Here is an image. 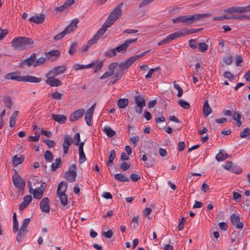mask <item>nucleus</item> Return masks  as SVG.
<instances>
[{
    "mask_svg": "<svg viewBox=\"0 0 250 250\" xmlns=\"http://www.w3.org/2000/svg\"><path fill=\"white\" fill-rule=\"evenodd\" d=\"M11 44L16 49L24 50L33 47L34 42L31 38L19 37L15 38L11 42Z\"/></svg>",
    "mask_w": 250,
    "mask_h": 250,
    "instance_id": "1",
    "label": "nucleus"
},
{
    "mask_svg": "<svg viewBox=\"0 0 250 250\" xmlns=\"http://www.w3.org/2000/svg\"><path fill=\"white\" fill-rule=\"evenodd\" d=\"M211 16V14L210 13L195 14L190 16H183L178 17L174 19L172 21L174 23L182 22L186 24H189L194 21L209 17Z\"/></svg>",
    "mask_w": 250,
    "mask_h": 250,
    "instance_id": "2",
    "label": "nucleus"
},
{
    "mask_svg": "<svg viewBox=\"0 0 250 250\" xmlns=\"http://www.w3.org/2000/svg\"><path fill=\"white\" fill-rule=\"evenodd\" d=\"M123 3L119 4L110 14L107 19L105 21V26L110 27L114 22L119 18L122 14V10L121 7Z\"/></svg>",
    "mask_w": 250,
    "mask_h": 250,
    "instance_id": "3",
    "label": "nucleus"
},
{
    "mask_svg": "<svg viewBox=\"0 0 250 250\" xmlns=\"http://www.w3.org/2000/svg\"><path fill=\"white\" fill-rule=\"evenodd\" d=\"M66 182H61L58 186L57 195L61 200V203L63 206H66L68 203L67 196L65 194L67 186Z\"/></svg>",
    "mask_w": 250,
    "mask_h": 250,
    "instance_id": "4",
    "label": "nucleus"
},
{
    "mask_svg": "<svg viewBox=\"0 0 250 250\" xmlns=\"http://www.w3.org/2000/svg\"><path fill=\"white\" fill-rule=\"evenodd\" d=\"M127 68L122 63H120L119 66L116 68L114 76L110 81L109 84H114L118 80L121 79L124 74L125 71L127 70Z\"/></svg>",
    "mask_w": 250,
    "mask_h": 250,
    "instance_id": "5",
    "label": "nucleus"
},
{
    "mask_svg": "<svg viewBox=\"0 0 250 250\" xmlns=\"http://www.w3.org/2000/svg\"><path fill=\"white\" fill-rule=\"evenodd\" d=\"M30 222V218H26L23 221L22 225L19 230V233L17 236L16 239L18 242H20L22 241L25 235L27 232L26 227Z\"/></svg>",
    "mask_w": 250,
    "mask_h": 250,
    "instance_id": "6",
    "label": "nucleus"
},
{
    "mask_svg": "<svg viewBox=\"0 0 250 250\" xmlns=\"http://www.w3.org/2000/svg\"><path fill=\"white\" fill-rule=\"evenodd\" d=\"M13 184L19 190H22L25 186V183L17 171H15L13 176Z\"/></svg>",
    "mask_w": 250,
    "mask_h": 250,
    "instance_id": "7",
    "label": "nucleus"
},
{
    "mask_svg": "<svg viewBox=\"0 0 250 250\" xmlns=\"http://www.w3.org/2000/svg\"><path fill=\"white\" fill-rule=\"evenodd\" d=\"M76 166L75 164L71 165L68 168V170L65 174V178L69 182H73L76 180L77 176Z\"/></svg>",
    "mask_w": 250,
    "mask_h": 250,
    "instance_id": "8",
    "label": "nucleus"
},
{
    "mask_svg": "<svg viewBox=\"0 0 250 250\" xmlns=\"http://www.w3.org/2000/svg\"><path fill=\"white\" fill-rule=\"evenodd\" d=\"M137 38L131 39L125 41L124 43L115 47L117 52L124 53L127 51V48L131 44L135 43Z\"/></svg>",
    "mask_w": 250,
    "mask_h": 250,
    "instance_id": "9",
    "label": "nucleus"
},
{
    "mask_svg": "<svg viewBox=\"0 0 250 250\" xmlns=\"http://www.w3.org/2000/svg\"><path fill=\"white\" fill-rule=\"evenodd\" d=\"M67 67L65 65L57 66L54 67L46 75V77L49 76L56 77L60 74L64 73L66 70Z\"/></svg>",
    "mask_w": 250,
    "mask_h": 250,
    "instance_id": "10",
    "label": "nucleus"
},
{
    "mask_svg": "<svg viewBox=\"0 0 250 250\" xmlns=\"http://www.w3.org/2000/svg\"><path fill=\"white\" fill-rule=\"evenodd\" d=\"M27 184L29 192L33 194L34 198L38 200L41 199L44 191L39 188H36L34 189L32 188V182L31 181H28Z\"/></svg>",
    "mask_w": 250,
    "mask_h": 250,
    "instance_id": "11",
    "label": "nucleus"
},
{
    "mask_svg": "<svg viewBox=\"0 0 250 250\" xmlns=\"http://www.w3.org/2000/svg\"><path fill=\"white\" fill-rule=\"evenodd\" d=\"M149 51H145L139 55L132 56L127 59L125 61L122 62V63L128 69L132 64H133L136 60L140 58L143 57L145 54L148 52Z\"/></svg>",
    "mask_w": 250,
    "mask_h": 250,
    "instance_id": "12",
    "label": "nucleus"
},
{
    "mask_svg": "<svg viewBox=\"0 0 250 250\" xmlns=\"http://www.w3.org/2000/svg\"><path fill=\"white\" fill-rule=\"evenodd\" d=\"M120 63L118 62H112L110 64L108 67V71L105 72L102 76L100 77V79L102 80L105 79L108 77L112 76L114 73V70L119 66Z\"/></svg>",
    "mask_w": 250,
    "mask_h": 250,
    "instance_id": "13",
    "label": "nucleus"
},
{
    "mask_svg": "<svg viewBox=\"0 0 250 250\" xmlns=\"http://www.w3.org/2000/svg\"><path fill=\"white\" fill-rule=\"evenodd\" d=\"M44 55L47 60L55 61L59 58L61 52L59 50H51L48 52H45Z\"/></svg>",
    "mask_w": 250,
    "mask_h": 250,
    "instance_id": "14",
    "label": "nucleus"
},
{
    "mask_svg": "<svg viewBox=\"0 0 250 250\" xmlns=\"http://www.w3.org/2000/svg\"><path fill=\"white\" fill-rule=\"evenodd\" d=\"M249 18V17L246 15H242V16H228L227 15H224L220 17H214L213 18V20L214 21H222L224 20H234V19H240V20H246Z\"/></svg>",
    "mask_w": 250,
    "mask_h": 250,
    "instance_id": "15",
    "label": "nucleus"
},
{
    "mask_svg": "<svg viewBox=\"0 0 250 250\" xmlns=\"http://www.w3.org/2000/svg\"><path fill=\"white\" fill-rule=\"evenodd\" d=\"M84 109L81 108L72 113L69 116L70 121L73 122L82 117L84 113Z\"/></svg>",
    "mask_w": 250,
    "mask_h": 250,
    "instance_id": "16",
    "label": "nucleus"
},
{
    "mask_svg": "<svg viewBox=\"0 0 250 250\" xmlns=\"http://www.w3.org/2000/svg\"><path fill=\"white\" fill-rule=\"evenodd\" d=\"M230 220L233 226H234L235 228L237 229H242L243 228L244 224L242 222H240V218L239 217L235 214H232L230 215Z\"/></svg>",
    "mask_w": 250,
    "mask_h": 250,
    "instance_id": "17",
    "label": "nucleus"
},
{
    "mask_svg": "<svg viewBox=\"0 0 250 250\" xmlns=\"http://www.w3.org/2000/svg\"><path fill=\"white\" fill-rule=\"evenodd\" d=\"M45 83L51 87L59 86L62 84V82L59 79L55 78L53 76H49L47 77Z\"/></svg>",
    "mask_w": 250,
    "mask_h": 250,
    "instance_id": "18",
    "label": "nucleus"
},
{
    "mask_svg": "<svg viewBox=\"0 0 250 250\" xmlns=\"http://www.w3.org/2000/svg\"><path fill=\"white\" fill-rule=\"evenodd\" d=\"M73 139L69 135H66L64 136L62 144L63 151L64 154L68 153V150L69 146L72 143Z\"/></svg>",
    "mask_w": 250,
    "mask_h": 250,
    "instance_id": "19",
    "label": "nucleus"
},
{
    "mask_svg": "<svg viewBox=\"0 0 250 250\" xmlns=\"http://www.w3.org/2000/svg\"><path fill=\"white\" fill-rule=\"evenodd\" d=\"M36 59V55L35 53H33L30 55V56L29 58L25 60H22L20 62V65H22L25 64V65H27L28 66H31L32 65L34 66Z\"/></svg>",
    "mask_w": 250,
    "mask_h": 250,
    "instance_id": "20",
    "label": "nucleus"
},
{
    "mask_svg": "<svg viewBox=\"0 0 250 250\" xmlns=\"http://www.w3.org/2000/svg\"><path fill=\"white\" fill-rule=\"evenodd\" d=\"M50 200L47 197H44L40 202V208L42 212L48 213L50 211Z\"/></svg>",
    "mask_w": 250,
    "mask_h": 250,
    "instance_id": "21",
    "label": "nucleus"
},
{
    "mask_svg": "<svg viewBox=\"0 0 250 250\" xmlns=\"http://www.w3.org/2000/svg\"><path fill=\"white\" fill-rule=\"evenodd\" d=\"M178 34L177 32L172 33L167 36L166 38L161 40L158 43V45H162L163 44L168 43L173 40L178 38Z\"/></svg>",
    "mask_w": 250,
    "mask_h": 250,
    "instance_id": "22",
    "label": "nucleus"
},
{
    "mask_svg": "<svg viewBox=\"0 0 250 250\" xmlns=\"http://www.w3.org/2000/svg\"><path fill=\"white\" fill-rule=\"evenodd\" d=\"M79 21L77 19H73L70 24L67 26L64 29V31L66 34H69L74 31L77 27V24Z\"/></svg>",
    "mask_w": 250,
    "mask_h": 250,
    "instance_id": "23",
    "label": "nucleus"
},
{
    "mask_svg": "<svg viewBox=\"0 0 250 250\" xmlns=\"http://www.w3.org/2000/svg\"><path fill=\"white\" fill-rule=\"evenodd\" d=\"M20 72L17 71L6 74L4 78L7 80H16L19 82H22L23 76H19Z\"/></svg>",
    "mask_w": 250,
    "mask_h": 250,
    "instance_id": "24",
    "label": "nucleus"
},
{
    "mask_svg": "<svg viewBox=\"0 0 250 250\" xmlns=\"http://www.w3.org/2000/svg\"><path fill=\"white\" fill-rule=\"evenodd\" d=\"M202 30V28L200 29H185L184 30L177 32V33L178 34V36L179 38L185 36L188 34H193L197 33Z\"/></svg>",
    "mask_w": 250,
    "mask_h": 250,
    "instance_id": "25",
    "label": "nucleus"
},
{
    "mask_svg": "<svg viewBox=\"0 0 250 250\" xmlns=\"http://www.w3.org/2000/svg\"><path fill=\"white\" fill-rule=\"evenodd\" d=\"M45 18V16L43 14H41L40 15H35L29 19V21L37 24L42 23Z\"/></svg>",
    "mask_w": 250,
    "mask_h": 250,
    "instance_id": "26",
    "label": "nucleus"
},
{
    "mask_svg": "<svg viewBox=\"0 0 250 250\" xmlns=\"http://www.w3.org/2000/svg\"><path fill=\"white\" fill-rule=\"evenodd\" d=\"M42 81V79L35 76L27 75L23 76L22 82L30 83H39Z\"/></svg>",
    "mask_w": 250,
    "mask_h": 250,
    "instance_id": "27",
    "label": "nucleus"
},
{
    "mask_svg": "<svg viewBox=\"0 0 250 250\" xmlns=\"http://www.w3.org/2000/svg\"><path fill=\"white\" fill-rule=\"evenodd\" d=\"M109 27H106L105 26V23L102 25V27L99 29V30L97 32L96 34L92 38L94 39V41H95L96 42L97 41L100 39L101 36L103 35L106 31V29Z\"/></svg>",
    "mask_w": 250,
    "mask_h": 250,
    "instance_id": "28",
    "label": "nucleus"
},
{
    "mask_svg": "<svg viewBox=\"0 0 250 250\" xmlns=\"http://www.w3.org/2000/svg\"><path fill=\"white\" fill-rule=\"evenodd\" d=\"M244 10L243 7L242 6H234L228 8L225 10V12L228 14H231L233 13H244Z\"/></svg>",
    "mask_w": 250,
    "mask_h": 250,
    "instance_id": "29",
    "label": "nucleus"
},
{
    "mask_svg": "<svg viewBox=\"0 0 250 250\" xmlns=\"http://www.w3.org/2000/svg\"><path fill=\"white\" fill-rule=\"evenodd\" d=\"M134 100L138 107H142L146 106V101L142 96L136 95L135 97Z\"/></svg>",
    "mask_w": 250,
    "mask_h": 250,
    "instance_id": "30",
    "label": "nucleus"
},
{
    "mask_svg": "<svg viewBox=\"0 0 250 250\" xmlns=\"http://www.w3.org/2000/svg\"><path fill=\"white\" fill-rule=\"evenodd\" d=\"M52 118L59 124H64L66 121V117L63 115L52 114Z\"/></svg>",
    "mask_w": 250,
    "mask_h": 250,
    "instance_id": "31",
    "label": "nucleus"
},
{
    "mask_svg": "<svg viewBox=\"0 0 250 250\" xmlns=\"http://www.w3.org/2000/svg\"><path fill=\"white\" fill-rule=\"evenodd\" d=\"M95 62H93L87 65H83L78 63L75 64L73 65V69L75 71H78L80 69H87L94 66Z\"/></svg>",
    "mask_w": 250,
    "mask_h": 250,
    "instance_id": "32",
    "label": "nucleus"
},
{
    "mask_svg": "<svg viewBox=\"0 0 250 250\" xmlns=\"http://www.w3.org/2000/svg\"><path fill=\"white\" fill-rule=\"evenodd\" d=\"M203 113L205 117L208 116L211 113V109L209 105L208 100H205L203 108Z\"/></svg>",
    "mask_w": 250,
    "mask_h": 250,
    "instance_id": "33",
    "label": "nucleus"
},
{
    "mask_svg": "<svg viewBox=\"0 0 250 250\" xmlns=\"http://www.w3.org/2000/svg\"><path fill=\"white\" fill-rule=\"evenodd\" d=\"M62 161L60 158H57L55 160V162L53 163L51 166V170L55 171L57 168L62 167Z\"/></svg>",
    "mask_w": 250,
    "mask_h": 250,
    "instance_id": "34",
    "label": "nucleus"
},
{
    "mask_svg": "<svg viewBox=\"0 0 250 250\" xmlns=\"http://www.w3.org/2000/svg\"><path fill=\"white\" fill-rule=\"evenodd\" d=\"M128 103L129 101L127 98H122L118 100L117 105L119 108L123 109L128 105Z\"/></svg>",
    "mask_w": 250,
    "mask_h": 250,
    "instance_id": "35",
    "label": "nucleus"
},
{
    "mask_svg": "<svg viewBox=\"0 0 250 250\" xmlns=\"http://www.w3.org/2000/svg\"><path fill=\"white\" fill-rule=\"evenodd\" d=\"M24 160V157L23 155H21L18 157L17 155H15L13 158V164L14 166H17L19 165L22 164Z\"/></svg>",
    "mask_w": 250,
    "mask_h": 250,
    "instance_id": "36",
    "label": "nucleus"
},
{
    "mask_svg": "<svg viewBox=\"0 0 250 250\" xmlns=\"http://www.w3.org/2000/svg\"><path fill=\"white\" fill-rule=\"evenodd\" d=\"M229 155L227 153H223L221 151H220L216 155L215 158L218 162H222L227 159L228 158H229Z\"/></svg>",
    "mask_w": 250,
    "mask_h": 250,
    "instance_id": "37",
    "label": "nucleus"
},
{
    "mask_svg": "<svg viewBox=\"0 0 250 250\" xmlns=\"http://www.w3.org/2000/svg\"><path fill=\"white\" fill-rule=\"evenodd\" d=\"M18 111H15L12 115L10 119L9 126L13 127L15 125L16 118L18 115Z\"/></svg>",
    "mask_w": 250,
    "mask_h": 250,
    "instance_id": "38",
    "label": "nucleus"
},
{
    "mask_svg": "<svg viewBox=\"0 0 250 250\" xmlns=\"http://www.w3.org/2000/svg\"><path fill=\"white\" fill-rule=\"evenodd\" d=\"M103 130L106 135L109 137H112L116 134L115 131L108 126L104 127Z\"/></svg>",
    "mask_w": 250,
    "mask_h": 250,
    "instance_id": "39",
    "label": "nucleus"
},
{
    "mask_svg": "<svg viewBox=\"0 0 250 250\" xmlns=\"http://www.w3.org/2000/svg\"><path fill=\"white\" fill-rule=\"evenodd\" d=\"M93 113L89 112L88 111H86V112L85 115V120L86 121V124L88 126L91 125V119L93 116Z\"/></svg>",
    "mask_w": 250,
    "mask_h": 250,
    "instance_id": "40",
    "label": "nucleus"
},
{
    "mask_svg": "<svg viewBox=\"0 0 250 250\" xmlns=\"http://www.w3.org/2000/svg\"><path fill=\"white\" fill-rule=\"evenodd\" d=\"M240 136L242 138L249 139L250 138V129L249 128H245L240 133Z\"/></svg>",
    "mask_w": 250,
    "mask_h": 250,
    "instance_id": "41",
    "label": "nucleus"
},
{
    "mask_svg": "<svg viewBox=\"0 0 250 250\" xmlns=\"http://www.w3.org/2000/svg\"><path fill=\"white\" fill-rule=\"evenodd\" d=\"M114 178L120 182H128L129 181V179L127 177H125L121 173L115 174Z\"/></svg>",
    "mask_w": 250,
    "mask_h": 250,
    "instance_id": "42",
    "label": "nucleus"
},
{
    "mask_svg": "<svg viewBox=\"0 0 250 250\" xmlns=\"http://www.w3.org/2000/svg\"><path fill=\"white\" fill-rule=\"evenodd\" d=\"M117 55V51L116 48L113 49H108L104 52V55L106 57H113Z\"/></svg>",
    "mask_w": 250,
    "mask_h": 250,
    "instance_id": "43",
    "label": "nucleus"
},
{
    "mask_svg": "<svg viewBox=\"0 0 250 250\" xmlns=\"http://www.w3.org/2000/svg\"><path fill=\"white\" fill-rule=\"evenodd\" d=\"M44 159L47 162H52L53 160V155L52 153L49 150H46L44 154Z\"/></svg>",
    "mask_w": 250,
    "mask_h": 250,
    "instance_id": "44",
    "label": "nucleus"
},
{
    "mask_svg": "<svg viewBox=\"0 0 250 250\" xmlns=\"http://www.w3.org/2000/svg\"><path fill=\"white\" fill-rule=\"evenodd\" d=\"M95 41H94V39H91L88 42L86 45H83L82 48L83 52H86L88 49V48L90 47L92 44L95 43Z\"/></svg>",
    "mask_w": 250,
    "mask_h": 250,
    "instance_id": "45",
    "label": "nucleus"
},
{
    "mask_svg": "<svg viewBox=\"0 0 250 250\" xmlns=\"http://www.w3.org/2000/svg\"><path fill=\"white\" fill-rule=\"evenodd\" d=\"M178 104L180 106L185 109H188L190 108L189 104L182 99L179 100Z\"/></svg>",
    "mask_w": 250,
    "mask_h": 250,
    "instance_id": "46",
    "label": "nucleus"
},
{
    "mask_svg": "<svg viewBox=\"0 0 250 250\" xmlns=\"http://www.w3.org/2000/svg\"><path fill=\"white\" fill-rule=\"evenodd\" d=\"M46 57L44 58L43 57H40L38 58L37 60L36 59L35 64H34V66H40L42 64H43L46 61Z\"/></svg>",
    "mask_w": 250,
    "mask_h": 250,
    "instance_id": "47",
    "label": "nucleus"
},
{
    "mask_svg": "<svg viewBox=\"0 0 250 250\" xmlns=\"http://www.w3.org/2000/svg\"><path fill=\"white\" fill-rule=\"evenodd\" d=\"M116 157L115 151L114 149L110 150L108 157V163L111 164Z\"/></svg>",
    "mask_w": 250,
    "mask_h": 250,
    "instance_id": "48",
    "label": "nucleus"
},
{
    "mask_svg": "<svg viewBox=\"0 0 250 250\" xmlns=\"http://www.w3.org/2000/svg\"><path fill=\"white\" fill-rule=\"evenodd\" d=\"M35 136H30L28 137V140L30 142H37L40 138V133L39 132H35Z\"/></svg>",
    "mask_w": 250,
    "mask_h": 250,
    "instance_id": "49",
    "label": "nucleus"
},
{
    "mask_svg": "<svg viewBox=\"0 0 250 250\" xmlns=\"http://www.w3.org/2000/svg\"><path fill=\"white\" fill-rule=\"evenodd\" d=\"M208 45L205 42H201L199 44V51L204 52L208 50Z\"/></svg>",
    "mask_w": 250,
    "mask_h": 250,
    "instance_id": "50",
    "label": "nucleus"
},
{
    "mask_svg": "<svg viewBox=\"0 0 250 250\" xmlns=\"http://www.w3.org/2000/svg\"><path fill=\"white\" fill-rule=\"evenodd\" d=\"M62 94L58 92H54L51 94V96L53 99L59 100H60L62 99Z\"/></svg>",
    "mask_w": 250,
    "mask_h": 250,
    "instance_id": "51",
    "label": "nucleus"
},
{
    "mask_svg": "<svg viewBox=\"0 0 250 250\" xmlns=\"http://www.w3.org/2000/svg\"><path fill=\"white\" fill-rule=\"evenodd\" d=\"M66 35V34L65 33V32L64 31H63L62 32L58 34L57 35H56V36H55L54 37V40L56 41H59V40H61V39H62L65 35Z\"/></svg>",
    "mask_w": 250,
    "mask_h": 250,
    "instance_id": "52",
    "label": "nucleus"
},
{
    "mask_svg": "<svg viewBox=\"0 0 250 250\" xmlns=\"http://www.w3.org/2000/svg\"><path fill=\"white\" fill-rule=\"evenodd\" d=\"M4 103L7 107L10 108L12 105V102L10 97L4 98Z\"/></svg>",
    "mask_w": 250,
    "mask_h": 250,
    "instance_id": "53",
    "label": "nucleus"
},
{
    "mask_svg": "<svg viewBox=\"0 0 250 250\" xmlns=\"http://www.w3.org/2000/svg\"><path fill=\"white\" fill-rule=\"evenodd\" d=\"M230 171L236 174H239L242 172V170L240 167L233 164Z\"/></svg>",
    "mask_w": 250,
    "mask_h": 250,
    "instance_id": "54",
    "label": "nucleus"
},
{
    "mask_svg": "<svg viewBox=\"0 0 250 250\" xmlns=\"http://www.w3.org/2000/svg\"><path fill=\"white\" fill-rule=\"evenodd\" d=\"M77 45V43L76 42H73L72 43L71 46H70L68 50V53L70 55H73L75 51V49L76 46Z\"/></svg>",
    "mask_w": 250,
    "mask_h": 250,
    "instance_id": "55",
    "label": "nucleus"
},
{
    "mask_svg": "<svg viewBox=\"0 0 250 250\" xmlns=\"http://www.w3.org/2000/svg\"><path fill=\"white\" fill-rule=\"evenodd\" d=\"M232 62L233 57L231 55L227 56L224 59V62L227 65L231 64L232 63Z\"/></svg>",
    "mask_w": 250,
    "mask_h": 250,
    "instance_id": "56",
    "label": "nucleus"
},
{
    "mask_svg": "<svg viewBox=\"0 0 250 250\" xmlns=\"http://www.w3.org/2000/svg\"><path fill=\"white\" fill-rule=\"evenodd\" d=\"M86 160V156L84 152H79V162L80 164H82Z\"/></svg>",
    "mask_w": 250,
    "mask_h": 250,
    "instance_id": "57",
    "label": "nucleus"
},
{
    "mask_svg": "<svg viewBox=\"0 0 250 250\" xmlns=\"http://www.w3.org/2000/svg\"><path fill=\"white\" fill-rule=\"evenodd\" d=\"M95 71L94 72L96 73L100 71L102 66H103V62H98L96 63H95Z\"/></svg>",
    "mask_w": 250,
    "mask_h": 250,
    "instance_id": "58",
    "label": "nucleus"
},
{
    "mask_svg": "<svg viewBox=\"0 0 250 250\" xmlns=\"http://www.w3.org/2000/svg\"><path fill=\"white\" fill-rule=\"evenodd\" d=\"M130 140L133 144L134 147H135L137 142L139 141V137L137 136H133L130 138Z\"/></svg>",
    "mask_w": 250,
    "mask_h": 250,
    "instance_id": "59",
    "label": "nucleus"
},
{
    "mask_svg": "<svg viewBox=\"0 0 250 250\" xmlns=\"http://www.w3.org/2000/svg\"><path fill=\"white\" fill-rule=\"evenodd\" d=\"M130 178L133 182H136L141 178V176L140 175L137 174H132L130 176Z\"/></svg>",
    "mask_w": 250,
    "mask_h": 250,
    "instance_id": "60",
    "label": "nucleus"
},
{
    "mask_svg": "<svg viewBox=\"0 0 250 250\" xmlns=\"http://www.w3.org/2000/svg\"><path fill=\"white\" fill-rule=\"evenodd\" d=\"M45 144L48 146V147H53L55 146L56 143L53 140H46L45 141Z\"/></svg>",
    "mask_w": 250,
    "mask_h": 250,
    "instance_id": "61",
    "label": "nucleus"
},
{
    "mask_svg": "<svg viewBox=\"0 0 250 250\" xmlns=\"http://www.w3.org/2000/svg\"><path fill=\"white\" fill-rule=\"evenodd\" d=\"M74 141H76L75 145L76 146H78L81 141L80 134L79 133H76L75 134L74 137Z\"/></svg>",
    "mask_w": 250,
    "mask_h": 250,
    "instance_id": "62",
    "label": "nucleus"
},
{
    "mask_svg": "<svg viewBox=\"0 0 250 250\" xmlns=\"http://www.w3.org/2000/svg\"><path fill=\"white\" fill-rule=\"evenodd\" d=\"M13 229L14 232H18L19 233V224L18 220H14L13 221Z\"/></svg>",
    "mask_w": 250,
    "mask_h": 250,
    "instance_id": "63",
    "label": "nucleus"
},
{
    "mask_svg": "<svg viewBox=\"0 0 250 250\" xmlns=\"http://www.w3.org/2000/svg\"><path fill=\"white\" fill-rule=\"evenodd\" d=\"M130 164H127L126 162H123L120 167L124 171H125L130 167Z\"/></svg>",
    "mask_w": 250,
    "mask_h": 250,
    "instance_id": "64",
    "label": "nucleus"
}]
</instances>
